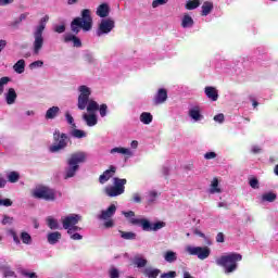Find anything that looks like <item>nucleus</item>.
<instances>
[{"label":"nucleus","instance_id":"nucleus-43","mask_svg":"<svg viewBox=\"0 0 278 278\" xmlns=\"http://www.w3.org/2000/svg\"><path fill=\"white\" fill-rule=\"evenodd\" d=\"M98 110L102 118H105V116H108V104H101Z\"/></svg>","mask_w":278,"mask_h":278},{"label":"nucleus","instance_id":"nucleus-29","mask_svg":"<svg viewBox=\"0 0 278 278\" xmlns=\"http://www.w3.org/2000/svg\"><path fill=\"white\" fill-rule=\"evenodd\" d=\"M47 225L49 229H52V230L60 229V223H58V219L51 216L47 217Z\"/></svg>","mask_w":278,"mask_h":278},{"label":"nucleus","instance_id":"nucleus-37","mask_svg":"<svg viewBox=\"0 0 278 278\" xmlns=\"http://www.w3.org/2000/svg\"><path fill=\"white\" fill-rule=\"evenodd\" d=\"M23 244H31V235L26 231H23L20 236Z\"/></svg>","mask_w":278,"mask_h":278},{"label":"nucleus","instance_id":"nucleus-1","mask_svg":"<svg viewBox=\"0 0 278 278\" xmlns=\"http://www.w3.org/2000/svg\"><path fill=\"white\" fill-rule=\"evenodd\" d=\"M81 29L84 31H90V29H92V13L90 9H84L80 12V16L75 17L71 22L72 34H75V36H77V34H79Z\"/></svg>","mask_w":278,"mask_h":278},{"label":"nucleus","instance_id":"nucleus-28","mask_svg":"<svg viewBox=\"0 0 278 278\" xmlns=\"http://www.w3.org/2000/svg\"><path fill=\"white\" fill-rule=\"evenodd\" d=\"M13 70H14L15 73H17L18 75H22V73H25V60H23V59L18 60V61L13 65Z\"/></svg>","mask_w":278,"mask_h":278},{"label":"nucleus","instance_id":"nucleus-56","mask_svg":"<svg viewBox=\"0 0 278 278\" xmlns=\"http://www.w3.org/2000/svg\"><path fill=\"white\" fill-rule=\"evenodd\" d=\"M216 157V152H206L204 154L205 160H214Z\"/></svg>","mask_w":278,"mask_h":278},{"label":"nucleus","instance_id":"nucleus-31","mask_svg":"<svg viewBox=\"0 0 278 278\" xmlns=\"http://www.w3.org/2000/svg\"><path fill=\"white\" fill-rule=\"evenodd\" d=\"M165 262H168L169 264H173V262H177V253L173 251H167L164 255Z\"/></svg>","mask_w":278,"mask_h":278},{"label":"nucleus","instance_id":"nucleus-36","mask_svg":"<svg viewBox=\"0 0 278 278\" xmlns=\"http://www.w3.org/2000/svg\"><path fill=\"white\" fill-rule=\"evenodd\" d=\"M71 136H73V138H86V131H84L81 129H77V127H75L71 131Z\"/></svg>","mask_w":278,"mask_h":278},{"label":"nucleus","instance_id":"nucleus-2","mask_svg":"<svg viewBox=\"0 0 278 278\" xmlns=\"http://www.w3.org/2000/svg\"><path fill=\"white\" fill-rule=\"evenodd\" d=\"M87 157L88 155L83 151L72 153L67 159V167H65L64 170V179L75 177V175H77V170H79V164H84Z\"/></svg>","mask_w":278,"mask_h":278},{"label":"nucleus","instance_id":"nucleus-18","mask_svg":"<svg viewBox=\"0 0 278 278\" xmlns=\"http://www.w3.org/2000/svg\"><path fill=\"white\" fill-rule=\"evenodd\" d=\"M47 240L50 244H58L62 240V232L53 231L47 235Z\"/></svg>","mask_w":278,"mask_h":278},{"label":"nucleus","instance_id":"nucleus-51","mask_svg":"<svg viewBox=\"0 0 278 278\" xmlns=\"http://www.w3.org/2000/svg\"><path fill=\"white\" fill-rule=\"evenodd\" d=\"M43 64H45V62H42V61H35L29 64V68H40L43 66Z\"/></svg>","mask_w":278,"mask_h":278},{"label":"nucleus","instance_id":"nucleus-57","mask_svg":"<svg viewBox=\"0 0 278 278\" xmlns=\"http://www.w3.org/2000/svg\"><path fill=\"white\" fill-rule=\"evenodd\" d=\"M104 227H105V229H112V227H114V220L106 219V222L104 223Z\"/></svg>","mask_w":278,"mask_h":278},{"label":"nucleus","instance_id":"nucleus-59","mask_svg":"<svg viewBox=\"0 0 278 278\" xmlns=\"http://www.w3.org/2000/svg\"><path fill=\"white\" fill-rule=\"evenodd\" d=\"M216 242H225V233L223 232H218L217 236H216Z\"/></svg>","mask_w":278,"mask_h":278},{"label":"nucleus","instance_id":"nucleus-26","mask_svg":"<svg viewBox=\"0 0 278 278\" xmlns=\"http://www.w3.org/2000/svg\"><path fill=\"white\" fill-rule=\"evenodd\" d=\"M139 118L143 125H151L153 123V115L149 112L141 113Z\"/></svg>","mask_w":278,"mask_h":278},{"label":"nucleus","instance_id":"nucleus-10","mask_svg":"<svg viewBox=\"0 0 278 278\" xmlns=\"http://www.w3.org/2000/svg\"><path fill=\"white\" fill-rule=\"evenodd\" d=\"M187 253H189V255H197L198 260H207V257H210V255L212 254V250L210 249V247H191L188 245L186 248Z\"/></svg>","mask_w":278,"mask_h":278},{"label":"nucleus","instance_id":"nucleus-9","mask_svg":"<svg viewBox=\"0 0 278 278\" xmlns=\"http://www.w3.org/2000/svg\"><path fill=\"white\" fill-rule=\"evenodd\" d=\"M34 199H42L43 201H54L55 190L41 186L33 191Z\"/></svg>","mask_w":278,"mask_h":278},{"label":"nucleus","instance_id":"nucleus-52","mask_svg":"<svg viewBox=\"0 0 278 278\" xmlns=\"http://www.w3.org/2000/svg\"><path fill=\"white\" fill-rule=\"evenodd\" d=\"M4 277H16V273L14 270L10 269V267L4 268Z\"/></svg>","mask_w":278,"mask_h":278},{"label":"nucleus","instance_id":"nucleus-21","mask_svg":"<svg viewBox=\"0 0 278 278\" xmlns=\"http://www.w3.org/2000/svg\"><path fill=\"white\" fill-rule=\"evenodd\" d=\"M60 114V109L58 106H51L47 112H46V121H53Z\"/></svg>","mask_w":278,"mask_h":278},{"label":"nucleus","instance_id":"nucleus-12","mask_svg":"<svg viewBox=\"0 0 278 278\" xmlns=\"http://www.w3.org/2000/svg\"><path fill=\"white\" fill-rule=\"evenodd\" d=\"M168 99V91L165 88H161L157 90L156 94L153 99L154 105H162V103H166Z\"/></svg>","mask_w":278,"mask_h":278},{"label":"nucleus","instance_id":"nucleus-11","mask_svg":"<svg viewBox=\"0 0 278 278\" xmlns=\"http://www.w3.org/2000/svg\"><path fill=\"white\" fill-rule=\"evenodd\" d=\"M115 27V22L112 18H104L98 25V29L96 30V35L98 37L104 36L105 34H110L112 29Z\"/></svg>","mask_w":278,"mask_h":278},{"label":"nucleus","instance_id":"nucleus-62","mask_svg":"<svg viewBox=\"0 0 278 278\" xmlns=\"http://www.w3.org/2000/svg\"><path fill=\"white\" fill-rule=\"evenodd\" d=\"M149 197L152 199L149 200V203H153L154 199H157V192L156 191H150Z\"/></svg>","mask_w":278,"mask_h":278},{"label":"nucleus","instance_id":"nucleus-60","mask_svg":"<svg viewBox=\"0 0 278 278\" xmlns=\"http://www.w3.org/2000/svg\"><path fill=\"white\" fill-rule=\"evenodd\" d=\"M132 201H134V203H142V198H140V194L135 193L132 195Z\"/></svg>","mask_w":278,"mask_h":278},{"label":"nucleus","instance_id":"nucleus-45","mask_svg":"<svg viewBox=\"0 0 278 278\" xmlns=\"http://www.w3.org/2000/svg\"><path fill=\"white\" fill-rule=\"evenodd\" d=\"M9 233H10V236H12L15 244H21V239L18 238V235H16V231L14 229H10Z\"/></svg>","mask_w":278,"mask_h":278},{"label":"nucleus","instance_id":"nucleus-13","mask_svg":"<svg viewBox=\"0 0 278 278\" xmlns=\"http://www.w3.org/2000/svg\"><path fill=\"white\" fill-rule=\"evenodd\" d=\"M81 220V216L79 215H70V216H66L62 223H63V229H70L72 228L73 226L77 225V223H79Z\"/></svg>","mask_w":278,"mask_h":278},{"label":"nucleus","instance_id":"nucleus-16","mask_svg":"<svg viewBox=\"0 0 278 278\" xmlns=\"http://www.w3.org/2000/svg\"><path fill=\"white\" fill-rule=\"evenodd\" d=\"M96 14L100 18H108V16H110V4H108V3L100 4L97 8Z\"/></svg>","mask_w":278,"mask_h":278},{"label":"nucleus","instance_id":"nucleus-44","mask_svg":"<svg viewBox=\"0 0 278 278\" xmlns=\"http://www.w3.org/2000/svg\"><path fill=\"white\" fill-rule=\"evenodd\" d=\"M9 233H10V236H12L15 244H21V239L18 238V235H16V231L14 229H10Z\"/></svg>","mask_w":278,"mask_h":278},{"label":"nucleus","instance_id":"nucleus-64","mask_svg":"<svg viewBox=\"0 0 278 278\" xmlns=\"http://www.w3.org/2000/svg\"><path fill=\"white\" fill-rule=\"evenodd\" d=\"M10 3H14V0H0V5H10Z\"/></svg>","mask_w":278,"mask_h":278},{"label":"nucleus","instance_id":"nucleus-20","mask_svg":"<svg viewBox=\"0 0 278 278\" xmlns=\"http://www.w3.org/2000/svg\"><path fill=\"white\" fill-rule=\"evenodd\" d=\"M160 273H162V270L157 268H151V267H148L143 270L144 277H148V278H157L160 277Z\"/></svg>","mask_w":278,"mask_h":278},{"label":"nucleus","instance_id":"nucleus-49","mask_svg":"<svg viewBox=\"0 0 278 278\" xmlns=\"http://www.w3.org/2000/svg\"><path fill=\"white\" fill-rule=\"evenodd\" d=\"M14 223V217H10L8 215L3 216L2 225H12Z\"/></svg>","mask_w":278,"mask_h":278},{"label":"nucleus","instance_id":"nucleus-24","mask_svg":"<svg viewBox=\"0 0 278 278\" xmlns=\"http://www.w3.org/2000/svg\"><path fill=\"white\" fill-rule=\"evenodd\" d=\"M193 25H194V20L192 18V16H190L188 13H186L182 16L181 27H184V29H186L188 27H192Z\"/></svg>","mask_w":278,"mask_h":278},{"label":"nucleus","instance_id":"nucleus-8","mask_svg":"<svg viewBox=\"0 0 278 278\" xmlns=\"http://www.w3.org/2000/svg\"><path fill=\"white\" fill-rule=\"evenodd\" d=\"M127 184V179L125 178H114V186L106 187L104 192L108 197H121V194L125 193V185Z\"/></svg>","mask_w":278,"mask_h":278},{"label":"nucleus","instance_id":"nucleus-58","mask_svg":"<svg viewBox=\"0 0 278 278\" xmlns=\"http://www.w3.org/2000/svg\"><path fill=\"white\" fill-rule=\"evenodd\" d=\"M71 236V239L72 240H83V236L81 235H79L78 232H72V235H70Z\"/></svg>","mask_w":278,"mask_h":278},{"label":"nucleus","instance_id":"nucleus-42","mask_svg":"<svg viewBox=\"0 0 278 278\" xmlns=\"http://www.w3.org/2000/svg\"><path fill=\"white\" fill-rule=\"evenodd\" d=\"M109 277L110 278H119L121 277V273L118 271V269H116V267H112L109 270Z\"/></svg>","mask_w":278,"mask_h":278},{"label":"nucleus","instance_id":"nucleus-40","mask_svg":"<svg viewBox=\"0 0 278 278\" xmlns=\"http://www.w3.org/2000/svg\"><path fill=\"white\" fill-rule=\"evenodd\" d=\"M216 192H220V188H218V178H214L211 184V194H216Z\"/></svg>","mask_w":278,"mask_h":278},{"label":"nucleus","instance_id":"nucleus-53","mask_svg":"<svg viewBox=\"0 0 278 278\" xmlns=\"http://www.w3.org/2000/svg\"><path fill=\"white\" fill-rule=\"evenodd\" d=\"M177 277V271H168L161 275V278H175Z\"/></svg>","mask_w":278,"mask_h":278},{"label":"nucleus","instance_id":"nucleus-46","mask_svg":"<svg viewBox=\"0 0 278 278\" xmlns=\"http://www.w3.org/2000/svg\"><path fill=\"white\" fill-rule=\"evenodd\" d=\"M14 202L10 199H0V206L3 205L4 207H12Z\"/></svg>","mask_w":278,"mask_h":278},{"label":"nucleus","instance_id":"nucleus-3","mask_svg":"<svg viewBox=\"0 0 278 278\" xmlns=\"http://www.w3.org/2000/svg\"><path fill=\"white\" fill-rule=\"evenodd\" d=\"M125 218H130L129 223L130 225H140L142 227L143 231H160V229H164L166 227V223L164 222H156L154 224H151L149 219H138V218H131L136 216V213L134 211H127L122 213Z\"/></svg>","mask_w":278,"mask_h":278},{"label":"nucleus","instance_id":"nucleus-35","mask_svg":"<svg viewBox=\"0 0 278 278\" xmlns=\"http://www.w3.org/2000/svg\"><path fill=\"white\" fill-rule=\"evenodd\" d=\"M199 5H201V2L199 0H189L185 8L186 10H197V8H199Z\"/></svg>","mask_w":278,"mask_h":278},{"label":"nucleus","instance_id":"nucleus-54","mask_svg":"<svg viewBox=\"0 0 278 278\" xmlns=\"http://www.w3.org/2000/svg\"><path fill=\"white\" fill-rule=\"evenodd\" d=\"M214 121L216 123H225V114L223 113H219L217 115L214 116Z\"/></svg>","mask_w":278,"mask_h":278},{"label":"nucleus","instance_id":"nucleus-63","mask_svg":"<svg viewBox=\"0 0 278 278\" xmlns=\"http://www.w3.org/2000/svg\"><path fill=\"white\" fill-rule=\"evenodd\" d=\"M5 47H8V41L4 39L0 40V53L1 51H3V49H5Z\"/></svg>","mask_w":278,"mask_h":278},{"label":"nucleus","instance_id":"nucleus-19","mask_svg":"<svg viewBox=\"0 0 278 278\" xmlns=\"http://www.w3.org/2000/svg\"><path fill=\"white\" fill-rule=\"evenodd\" d=\"M204 92L211 101H218V90L214 87H205Z\"/></svg>","mask_w":278,"mask_h":278},{"label":"nucleus","instance_id":"nucleus-27","mask_svg":"<svg viewBox=\"0 0 278 278\" xmlns=\"http://www.w3.org/2000/svg\"><path fill=\"white\" fill-rule=\"evenodd\" d=\"M189 116L193 121H201V118H203V115H201V109H199V106H195V108L191 109L189 111Z\"/></svg>","mask_w":278,"mask_h":278},{"label":"nucleus","instance_id":"nucleus-15","mask_svg":"<svg viewBox=\"0 0 278 278\" xmlns=\"http://www.w3.org/2000/svg\"><path fill=\"white\" fill-rule=\"evenodd\" d=\"M116 214V205L111 204L106 210L101 211L100 220H110Z\"/></svg>","mask_w":278,"mask_h":278},{"label":"nucleus","instance_id":"nucleus-41","mask_svg":"<svg viewBox=\"0 0 278 278\" xmlns=\"http://www.w3.org/2000/svg\"><path fill=\"white\" fill-rule=\"evenodd\" d=\"M65 118H66L68 125H71L73 129H75V127H77V125L75 124V119L73 118V115H71V113L66 112Z\"/></svg>","mask_w":278,"mask_h":278},{"label":"nucleus","instance_id":"nucleus-23","mask_svg":"<svg viewBox=\"0 0 278 278\" xmlns=\"http://www.w3.org/2000/svg\"><path fill=\"white\" fill-rule=\"evenodd\" d=\"M83 118H84V121H86L88 127H94V125H97V123H98L97 115H94L93 113L84 114Z\"/></svg>","mask_w":278,"mask_h":278},{"label":"nucleus","instance_id":"nucleus-5","mask_svg":"<svg viewBox=\"0 0 278 278\" xmlns=\"http://www.w3.org/2000/svg\"><path fill=\"white\" fill-rule=\"evenodd\" d=\"M217 266H222L225 269V273H233L238 269V262H242V255L238 253H230L228 255H223L216 258Z\"/></svg>","mask_w":278,"mask_h":278},{"label":"nucleus","instance_id":"nucleus-30","mask_svg":"<svg viewBox=\"0 0 278 278\" xmlns=\"http://www.w3.org/2000/svg\"><path fill=\"white\" fill-rule=\"evenodd\" d=\"M119 233L123 240H136L137 238L136 232L119 230Z\"/></svg>","mask_w":278,"mask_h":278},{"label":"nucleus","instance_id":"nucleus-6","mask_svg":"<svg viewBox=\"0 0 278 278\" xmlns=\"http://www.w3.org/2000/svg\"><path fill=\"white\" fill-rule=\"evenodd\" d=\"M49 21V15L43 16L39 25L35 28V31L33 34L35 40L33 42V51L35 55H38L40 51H42V47H45V37L42 34H45V29L47 28V22Z\"/></svg>","mask_w":278,"mask_h":278},{"label":"nucleus","instance_id":"nucleus-32","mask_svg":"<svg viewBox=\"0 0 278 278\" xmlns=\"http://www.w3.org/2000/svg\"><path fill=\"white\" fill-rule=\"evenodd\" d=\"M262 201H267V203H273L277 201V194L274 192H267L262 195Z\"/></svg>","mask_w":278,"mask_h":278},{"label":"nucleus","instance_id":"nucleus-55","mask_svg":"<svg viewBox=\"0 0 278 278\" xmlns=\"http://www.w3.org/2000/svg\"><path fill=\"white\" fill-rule=\"evenodd\" d=\"M75 231H81V228L78 227V226H76V225H74V226H72V227L67 230V233H68V236H73V233H75Z\"/></svg>","mask_w":278,"mask_h":278},{"label":"nucleus","instance_id":"nucleus-47","mask_svg":"<svg viewBox=\"0 0 278 278\" xmlns=\"http://www.w3.org/2000/svg\"><path fill=\"white\" fill-rule=\"evenodd\" d=\"M249 184L253 190H257L260 188V180H257V178H251Z\"/></svg>","mask_w":278,"mask_h":278},{"label":"nucleus","instance_id":"nucleus-25","mask_svg":"<svg viewBox=\"0 0 278 278\" xmlns=\"http://www.w3.org/2000/svg\"><path fill=\"white\" fill-rule=\"evenodd\" d=\"M16 90L14 88H10L7 93V103L8 105H13L16 102Z\"/></svg>","mask_w":278,"mask_h":278},{"label":"nucleus","instance_id":"nucleus-7","mask_svg":"<svg viewBox=\"0 0 278 278\" xmlns=\"http://www.w3.org/2000/svg\"><path fill=\"white\" fill-rule=\"evenodd\" d=\"M53 140L56 142V144H53L50 147V153H58V151H62L63 149H66L70 144L73 143L71 140V137L64 132H60V129H55L53 132Z\"/></svg>","mask_w":278,"mask_h":278},{"label":"nucleus","instance_id":"nucleus-4","mask_svg":"<svg viewBox=\"0 0 278 278\" xmlns=\"http://www.w3.org/2000/svg\"><path fill=\"white\" fill-rule=\"evenodd\" d=\"M80 94L78 96V110H85L87 108V112L92 114V112H97L99 110V103L94 100H90V88L86 85L79 87Z\"/></svg>","mask_w":278,"mask_h":278},{"label":"nucleus","instance_id":"nucleus-38","mask_svg":"<svg viewBox=\"0 0 278 278\" xmlns=\"http://www.w3.org/2000/svg\"><path fill=\"white\" fill-rule=\"evenodd\" d=\"M111 153H121L122 155H131V151L127 148H113Z\"/></svg>","mask_w":278,"mask_h":278},{"label":"nucleus","instance_id":"nucleus-14","mask_svg":"<svg viewBox=\"0 0 278 278\" xmlns=\"http://www.w3.org/2000/svg\"><path fill=\"white\" fill-rule=\"evenodd\" d=\"M116 175V166L111 165L109 169L104 170L102 175L99 177V184H108L112 177Z\"/></svg>","mask_w":278,"mask_h":278},{"label":"nucleus","instance_id":"nucleus-22","mask_svg":"<svg viewBox=\"0 0 278 278\" xmlns=\"http://www.w3.org/2000/svg\"><path fill=\"white\" fill-rule=\"evenodd\" d=\"M212 10H214V3H212L211 1H205L202 4L201 16H207L212 13Z\"/></svg>","mask_w":278,"mask_h":278},{"label":"nucleus","instance_id":"nucleus-34","mask_svg":"<svg viewBox=\"0 0 278 278\" xmlns=\"http://www.w3.org/2000/svg\"><path fill=\"white\" fill-rule=\"evenodd\" d=\"M18 179H21V174H18L17 172H10L8 174V181H10V184H16Z\"/></svg>","mask_w":278,"mask_h":278},{"label":"nucleus","instance_id":"nucleus-39","mask_svg":"<svg viewBox=\"0 0 278 278\" xmlns=\"http://www.w3.org/2000/svg\"><path fill=\"white\" fill-rule=\"evenodd\" d=\"M8 84H10V77L4 76L2 78H0V96L3 94V90H5V86H8Z\"/></svg>","mask_w":278,"mask_h":278},{"label":"nucleus","instance_id":"nucleus-61","mask_svg":"<svg viewBox=\"0 0 278 278\" xmlns=\"http://www.w3.org/2000/svg\"><path fill=\"white\" fill-rule=\"evenodd\" d=\"M22 275H24V277L38 278V275H36V273L23 271Z\"/></svg>","mask_w":278,"mask_h":278},{"label":"nucleus","instance_id":"nucleus-50","mask_svg":"<svg viewBox=\"0 0 278 278\" xmlns=\"http://www.w3.org/2000/svg\"><path fill=\"white\" fill-rule=\"evenodd\" d=\"M54 31L56 34H64V31H66V25L62 24V25H56L54 27Z\"/></svg>","mask_w":278,"mask_h":278},{"label":"nucleus","instance_id":"nucleus-33","mask_svg":"<svg viewBox=\"0 0 278 278\" xmlns=\"http://www.w3.org/2000/svg\"><path fill=\"white\" fill-rule=\"evenodd\" d=\"M134 264L135 266H137V268H144V266H147L148 264V261L143 257L136 256L134 260Z\"/></svg>","mask_w":278,"mask_h":278},{"label":"nucleus","instance_id":"nucleus-17","mask_svg":"<svg viewBox=\"0 0 278 278\" xmlns=\"http://www.w3.org/2000/svg\"><path fill=\"white\" fill-rule=\"evenodd\" d=\"M64 42H73V47H76L77 49L81 47V39L73 34H65Z\"/></svg>","mask_w":278,"mask_h":278},{"label":"nucleus","instance_id":"nucleus-48","mask_svg":"<svg viewBox=\"0 0 278 278\" xmlns=\"http://www.w3.org/2000/svg\"><path fill=\"white\" fill-rule=\"evenodd\" d=\"M168 0H153L152 8H160V5H166Z\"/></svg>","mask_w":278,"mask_h":278}]
</instances>
